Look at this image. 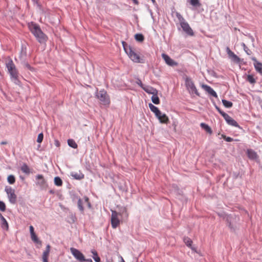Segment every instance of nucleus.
<instances>
[{
  "label": "nucleus",
  "instance_id": "6e6552de",
  "mask_svg": "<svg viewBox=\"0 0 262 262\" xmlns=\"http://www.w3.org/2000/svg\"><path fill=\"white\" fill-rule=\"evenodd\" d=\"M5 190L8 194L9 201L12 204L15 203L16 195L15 194L14 190L11 187H8L5 189Z\"/></svg>",
  "mask_w": 262,
  "mask_h": 262
},
{
  "label": "nucleus",
  "instance_id": "864d4df0",
  "mask_svg": "<svg viewBox=\"0 0 262 262\" xmlns=\"http://www.w3.org/2000/svg\"><path fill=\"white\" fill-rule=\"evenodd\" d=\"M229 227L230 228H233V227L232 226V225H231V223H230V224H229Z\"/></svg>",
  "mask_w": 262,
  "mask_h": 262
},
{
  "label": "nucleus",
  "instance_id": "4be33fe9",
  "mask_svg": "<svg viewBox=\"0 0 262 262\" xmlns=\"http://www.w3.org/2000/svg\"><path fill=\"white\" fill-rule=\"evenodd\" d=\"M149 107L151 112H152L155 115H157L158 114L160 113V110L159 108L155 106L154 105H153L151 103L149 104Z\"/></svg>",
  "mask_w": 262,
  "mask_h": 262
},
{
  "label": "nucleus",
  "instance_id": "c03bdc74",
  "mask_svg": "<svg viewBox=\"0 0 262 262\" xmlns=\"http://www.w3.org/2000/svg\"><path fill=\"white\" fill-rule=\"evenodd\" d=\"M217 110L218 111V112L220 113V114L223 116V114L224 113H225V112H224L223 111H221L220 108H219L218 107H216Z\"/></svg>",
  "mask_w": 262,
  "mask_h": 262
},
{
  "label": "nucleus",
  "instance_id": "dca6fc26",
  "mask_svg": "<svg viewBox=\"0 0 262 262\" xmlns=\"http://www.w3.org/2000/svg\"><path fill=\"white\" fill-rule=\"evenodd\" d=\"M202 88L210 95L217 98V95L216 92L210 86L207 85H203Z\"/></svg>",
  "mask_w": 262,
  "mask_h": 262
},
{
  "label": "nucleus",
  "instance_id": "72a5a7b5",
  "mask_svg": "<svg viewBox=\"0 0 262 262\" xmlns=\"http://www.w3.org/2000/svg\"><path fill=\"white\" fill-rule=\"evenodd\" d=\"M7 180H8V182L10 184H13L15 182V178L14 176L13 175H9L8 177Z\"/></svg>",
  "mask_w": 262,
  "mask_h": 262
},
{
  "label": "nucleus",
  "instance_id": "ea45409f",
  "mask_svg": "<svg viewBox=\"0 0 262 262\" xmlns=\"http://www.w3.org/2000/svg\"><path fill=\"white\" fill-rule=\"evenodd\" d=\"M222 137L224 138V139L227 142H232L233 140V139L232 138L229 137H226L225 135H222Z\"/></svg>",
  "mask_w": 262,
  "mask_h": 262
},
{
  "label": "nucleus",
  "instance_id": "6e6d98bb",
  "mask_svg": "<svg viewBox=\"0 0 262 262\" xmlns=\"http://www.w3.org/2000/svg\"><path fill=\"white\" fill-rule=\"evenodd\" d=\"M152 2L154 4L156 3V0H151Z\"/></svg>",
  "mask_w": 262,
  "mask_h": 262
},
{
  "label": "nucleus",
  "instance_id": "b1692460",
  "mask_svg": "<svg viewBox=\"0 0 262 262\" xmlns=\"http://www.w3.org/2000/svg\"><path fill=\"white\" fill-rule=\"evenodd\" d=\"M246 80L252 84H254L256 83V79L252 75H248Z\"/></svg>",
  "mask_w": 262,
  "mask_h": 262
},
{
  "label": "nucleus",
  "instance_id": "a211bd4d",
  "mask_svg": "<svg viewBox=\"0 0 262 262\" xmlns=\"http://www.w3.org/2000/svg\"><path fill=\"white\" fill-rule=\"evenodd\" d=\"M158 119L161 123L167 124L169 122V118L165 114L159 117Z\"/></svg>",
  "mask_w": 262,
  "mask_h": 262
},
{
  "label": "nucleus",
  "instance_id": "603ef678",
  "mask_svg": "<svg viewBox=\"0 0 262 262\" xmlns=\"http://www.w3.org/2000/svg\"><path fill=\"white\" fill-rule=\"evenodd\" d=\"M86 261H88V262H92V259H86Z\"/></svg>",
  "mask_w": 262,
  "mask_h": 262
},
{
  "label": "nucleus",
  "instance_id": "2f4dec72",
  "mask_svg": "<svg viewBox=\"0 0 262 262\" xmlns=\"http://www.w3.org/2000/svg\"><path fill=\"white\" fill-rule=\"evenodd\" d=\"M222 103L223 105L227 108L231 107L233 105V103L229 101H227L226 100L223 99L222 100Z\"/></svg>",
  "mask_w": 262,
  "mask_h": 262
},
{
  "label": "nucleus",
  "instance_id": "393cba45",
  "mask_svg": "<svg viewBox=\"0 0 262 262\" xmlns=\"http://www.w3.org/2000/svg\"><path fill=\"white\" fill-rule=\"evenodd\" d=\"M68 144L69 146L73 148H77L78 147V145L77 143L75 142V141L73 139H69L68 140Z\"/></svg>",
  "mask_w": 262,
  "mask_h": 262
},
{
  "label": "nucleus",
  "instance_id": "412c9836",
  "mask_svg": "<svg viewBox=\"0 0 262 262\" xmlns=\"http://www.w3.org/2000/svg\"><path fill=\"white\" fill-rule=\"evenodd\" d=\"M247 155L248 157L251 159H255L257 157L256 153L252 149H248Z\"/></svg>",
  "mask_w": 262,
  "mask_h": 262
},
{
  "label": "nucleus",
  "instance_id": "ddd939ff",
  "mask_svg": "<svg viewBox=\"0 0 262 262\" xmlns=\"http://www.w3.org/2000/svg\"><path fill=\"white\" fill-rule=\"evenodd\" d=\"M37 180L36 184L40 187H45L47 185V182L42 174H38L36 176Z\"/></svg>",
  "mask_w": 262,
  "mask_h": 262
},
{
  "label": "nucleus",
  "instance_id": "a18cd8bd",
  "mask_svg": "<svg viewBox=\"0 0 262 262\" xmlns=\"http://www.w3.org/2000/svg\"><path fill=\"white\" fill-rule=\"evenodd\" d=\"M217 110L218 111V112L220 113V114L223 116V114L224 113H225V112H224L223 111H221L220 108H219L218 107H216Z\"/></svg>",
  "mask_w": 262,
  "mask_h": 262
},
{
  "label": "nucleus",
  "instance_id": "7c9ffc66",
  "mask_svg": "<svg viewBox=\"0 0 262 262\" xmlns=\"http://www.w3.org/2000/svg\"><path fill=\"white\" fill-rule=\"evenodd\" d=\"M1 219L2 221V228H5L6 230H8V228H9V226H8V224L6 220L5 219V217L4 216Z\"/></svg>",
  "mask_w": 262,
  "mask_h": 262
},
{
  "label": "nucleus",
  "instance_id": "79ce46f5",
  "mask_svg": "<svg viewBox=\"0 0 262 262\" xmlns=\"http://www.w3.org/2000/svg\"><path fill=\"white\" fill-rule=\"evenodd\" d=\"M25 66L27 69L30 70L31 71H34V68L31 67V66L28 63H26L25 64Z\"/></svg>",
  "mask_w": 262,
  "mask_h": 262
},
{
  "label": "nucleus",
  "instance_id": "37998d69",
  "mask_svg": "<svg viewBox=\"0 0 262 262\" xmlns=\"http://www.w3.org/2000/svg\"><path fill=\"white\" fill-rule=\"evenodd\" d=\"M30 231L31 235L35 233L34 231V228L32 226H30Z\"/></svg>",
  "mask_w": 262,
  "mask_h": 262
},
{
  "label": "nucleus",
  "instance_id": "c756f323",
  "mask_svg": "<svg viewBox=\"0 0 262 262\" xmlns=\"http://www.w3.org/2000/svg\"><path fill=\"white\" fill-rule=\"evenodd\" d=\"M135 38L137 41L139 42H142L144 39V36L142 34L140 33L136 34L135 35Z\"/></svg>",
  "mask_w": 262,
  "mask_h": 262
},
{
  "label": "nucleus",
  "instance_id": "5701e85b",
  "mask_svg": "<svg viewBox=\"0 0 262 262\" xmlns=\"http://www.w3.org/2000/svg\"><path fill=\"white\" fill-rule=\"evenodd\" d=\"M152 102L155 104H159L160 103V99L158 96V93H155L151 96Z\"/></svg>",
  "mask_w": 262,
  "mask_h": 262
},
{
  "label": "nucleus",
  "instance_id": "f704fd0d",
  "mask_svg": "<svg viewBox=\"0 0 262 262\" xmlns=\"http://www.w3.org/2000/svg\"><path fill=\"white\" fill-rule=\"evenodd\" d=\"M78 208L79 209V210L81 212H83L84 208H83V207L82 206V201L81 199H79L78 200Z\"/></svg>",
  "mask_w": 262,
  "mask_h": 262
},
{
  "label": "nucleus",
  "instance_id": "f8f14e48",
  "mask_svg": "<svg viewBox=\"0 0 262 262\" xmlns=\"http://www.w3.org/2000/svg\"><path fill=\"white\" fill-rule=\"evenodd\" d=\"M223 117L229 125L235 127L238 126V123L227 114L224 113L223 114Z\"/></svg>",
  "mask_w": 262,
  "mask_h": 262
},
{
  "label": "nucleus",
  "instance_id": "9d476101",
  "mask_svg": "<svg viewBox=\"0 0 262 262\" xmlns=\"http://www.w3.org/2000/svg\"><path fill=\"white\" fill-rule=\"evenodd\" d=\"M162 57L163 59L165 61L166 63L169 66H178V63L174 61L172 59H171L168 55L165 54H162Z\"/></svg>",
  "mask_w": 262,
  "mask_h": 262
},
{
  "label": "nucleus",
  "instance_id": "2eb2a0df",
  "mask_svg": "<svg viewBox=\"0 0 262 262\" xmlns=\"http://www.w3.org/2000/svg\"><path fill=\"white\" fill-rule=\"evenodd\" d=\"M252 60L254 61L253 64L255 70L259 73L262 74V63L258 61L255 57H252Z\"/></svg>",
  "mask_w": 262,
  "mask_h": 262
},
{
  "label": "nucleus",
  "instance_id": "4c0bfd02",
  "mask_svg": "<svg viewBox=\"0 0 262 262\" xmlns=\"http://www.w3.org/2000/svg\"><path fill=\"white\" fill-rule=\"evenodd\" d=\"M43 134L42 133H40L38 135L37 139V142H38V143H41L42 141V140H43Z\"/></svg>",
  "mask_w": 262,
  "mask_h": 262
},
{
  "label": "nucleus",
  "instance_id": "bb28decb",
  "mask_svg": "<svg viewBox=\"0 0 262 262\" xmlns=\"http://www.w3.org/2000/svg\"><path fill=\"white\" fill-rule=\"evenodd\" d=\"M93 255V259L96 262H100V258L98 255V253L97 251L95 250H92L91 251Z\"/></svg>",
  "mask_w": 262,
  "mask_h": 262
},
{
  "label": "nucleus",
  "instance_id": "7ed1b4c3",
  "mask_svg": "<svg viewBox=\"0 0 262 262\" xmlns=\"http://www.w3.org/2000/svg\"><path fill=\"white\" fill-rule=\"evenodd\" d=\"M6 67L8 70L11 78H13L14 80H15V82L16 84H19V81L18 79V73L17 69H16L15 66L11 59L6 63Z\"/></svg>",
  "mask_w": 262,
  "mask_h": 262
},
{
  "label": "nucleus",
  "instance_id": "39448f33",
  "mask_svg": "<svg viewBox=\"0 0 262 262\" xmlns=\"http://www.w3.org/2000/svg\"><path fill=\"white\" fill-rule=\"evenodd\" d=\"M185 85L187 88V90L189 91L190 94H195L197 96H200V94L193 83L192 80L189 78H186L185 79Z\"/></svg>",
  "mask_w": 262,
  "mask_h": 262
},
{
  "label": "nucleus",
  "instance_id": "8fccbe9b",
  "mask_svg": "<svg viewBox=\"0 0 262 262\" xmlns=\"http://www.w3.org/2000/svg\"><path fill=\"white\" fill-rule=\"evenodd\" d=\"M134 2V3L136 5H138L139 4V2L137 0H132Z\"/></svg>",
  "mask_w": 262,
  "mask_h": 262
},
{
  "label": "nucleus",
  "instance_id": "e433bc0d",
  "mask_svg": "<svg viewBox=\"0 0 262 262\" xmlns=\"http://www.w3.org/2000/svg\"><path fill=\"white\" fill-rule=\"evenodd\" d=\"M176 16L178 18L180 23L181 24L183 21H185V20L183 17L179 13H176Z\"/></svg>",
  "mask_w": 262,
  "mask_h": 262
},
{
  "label": "nucleus",
  "instance_id": "a19ab883",
  "mask_svg": "<svg viewBox=\"0 0 262 262\" xmlns=\"http://www.w3.org/2000/svg\"><path fill=\"white\" fill-rule=\"evenodd\" d=\"M190 3L192 6H197L199 3V0H190Z\"/></svg>",
  "mask_w": 262,
  "mask_h": 262
},
{
  "label": "nucleus",
  "instance_id": "09e8293b",
  "mask_svg": "<svg viewBox=\"0 0 262 262\" xmlns=\"http://www.w3.org/2000/svg\"><path fill=\"white\" fill-rule=\"evenodd\" d=\"M55 145L57 146H59V142L58 140H55Z\"/></svg>",
  "mask_w": 262,
  "mask_h": 262
},
{
  "label": "nucleus",
  "instance_id": "58836bf2",
  "mask_svg": "<svg viewBox=\"0 0 262 262\" xmlns=\"http://www.w3.org/2000/svg\"><path fill=\"white\" fill-rule=\"evenodd\" d=\"M6 210V205L3 202L0 201V210L5 211Z\"/></svg>",
  "mask_w": 262,
  "mask_h": 262
},
{
  "label": "nucleus",
  "instance_id": "c9c22d12",
  "mask_svg": "<svg viewBox=\"0 0 262 262\" xmlns=\"http://www.w3.org/2000/svg\"><path fill=\"white\" fill-rule=\"evenodd\" d=\"M242 46L243 47L244 51L248 55H250L251 54V50L246 46L244 43H243Z\"/></svg>",
  "mask_w": 262,
  "mask_h": 262
},
{
  "label": "nucleus",
  "instance_id": "9b49d317",
  "mask_svg": "<svg viewBox=\"0 0 262 262\" xmlns=\"http://www.w3.org/2000/svg\"><path fill=\"white\" fill-rule=\"evenodd\" d=\"M227 54L229 57L232 61L235 63H238L240 61L239 58L229 48L227 47L226 49Z\"/></svg>",
  "mask_w": 262,
  "mask_h": 262
},
{
  "label": "nucleus",
  "instance_id": "cd10ccee",
  "mask_svg": "<svg viewBox=\"0 0 262 262\" xmlns=\"http://www.w3.org/2000/svg\"><path fill=\"white\" fill-rule=\"evenodd\" d=\"M21 170L23 172L26 174H29L30 172L29 167L26 164L23 165V166L21 167Z\"/></svg>",
  "mask_w": 262,
  "mask_h": 262
},
{
  "label": "nucleus",
  "instance_id": "f3484780",
  "mask_svg": "<svg viewBox=\"0 0 262 262\" xmlns=\"http://www.w3.org/2000/svg\"><path fill=\"white\" fill-rule=\"evenodd\" d=\"M71 176L75 179L80 180L84 178V175L80 171L78 172H72L71 173Z\"/></svg>",
  "mask_w": 262,
  "mask_h": 262
},
{
  "label": "nucleus",
  "instance_id": "de8ad7c7",
  "mask_svg": "<svg viewBox=\"0 0 262 262\" xmlns=\"http://www.w3.org/2000/svg\"><path fill=\"white\" fill-rule=\"evenodd\" d=\"M163 114H162L161 111H160V113L158 114L157 115H155L156 117L159 119V117H160Z\"/></svg>",
  "mask_w": 262,
  "mask_h": 262
},
{
  "label": "nucleus",
  "instance_id": "5fc2aeb1",
  "mask_svg": "<svg viewBox=\"0 0 262 262\" xmlns=\"http://www.w3.org/2000/svg\"><path fill=\"white\" fill-rule=\"evenodd\" d=\"M3 217L2 214L0 213V219H2Z\"/></svg>",
  "mask_w": 262,
  "mask_h": 262
},
{
  "label": "nucleus",
  "instance_id": "aec40b11",
  "mask_svg": "<svg viewBox=\"0 0 262 262\" xmlns=\"http://www.w3.org/2000/svg\"><path fill=\"white\" fill-rule=\"evenodd\" d=\"M144 90L148 94H154L158 93V91L151 86H147L143 88Z\"/></svg>",
  "mask_w": 262,
  "mask_h": 262
},
{
  "label": "nucleus",
  "instance_id": "6ab92c4d",
  "mask_svg": "<svg viewBox=\"0 0 262 262\" xmlns=\"http://www.w3.org/2000/svg\"><path fill=\"white\" fill-rule=\"evenodd\" d=\"M201 127L204 129L207 133H209V134H211L212 133V131L210 127L206 124L205 123H201L200 124Z\"/></svg>",
  "mask_w": 262,
  "mask_h": 262
},
{
  "label": "nucleus",
  "instance_id": "f03ea898",
  "mask_svg": "<svg viewBox=\"0 0 262 262\" xmlns=\"http://www.w3.org/2000/svg\"><path fill=\"white\" fill-rule=\"evenodd\" d=\"M29 28L39 42H43L47 40V36L42 32L38 25L32 23L29 25Z\"/></svg>",
  "mask_w": 262,
  "mask_h": 262
},
{
  "label": "nucleus",
  "instance_id": "f257e3e1",
  "mask_svg": "<svg viewBox=\"0 0 262 262\" xmlns=\"http://www.w3.org/2000/svg\"><path fill=\"white\" fill-rule=\"evenodd\" d=\"M122 44L125 53L133 62L136 63H144V59L136 53L130 46H127L125 42H123Z\"/></svg>",
  "mask_w": 262,
  "mask_h": 262
},
{
  "label": "nucleus",
  "instance_id": "473e14b6",
  "mask_svg": "<svg viewBox=\"0 0 262 262\" xmlns=\"http://www.w3.org/2000/svg\"><path fill=\"white\" fill-rule=\"evenodd\" d=\"M31 237L32 240L34 242H35L36 243H38L39 244H41V241L38 239V238L35 233H34V234L31 235Z\"/></svg>",
  "mask_w": 262,
  "mask_h": 262
},
{
  "label": "nucleus",
  "instance_id": "c85d7f7f",
  "mask_svg": "<svg viewBox=\"0 0 262 262\" xmlns=\"http://www.w3.org/2000/svg\"><path fill=\"white\" fill-rule=\"evenodd\" d=\"M54 184L57 186H61L62 185V181L59 177L54 178Z\"/></svg>",
  "mask_w": 262,
  "mask_h": 262
},
{
  "label": "nucleus",
  "instance_id": "0eeeda50",
  "mask_svg": "<svg viewBox=\"0 0 262 262\" xmlns=\"http://www.w3.org/2000/svg\"><path fill=\"white\" fill-rule=\"evenodd\" d=\"M70 251L75 258L79 261L81 262L86 261L83 254L78 249L74 248H71Z\"/></svg>",
  "mask_w": 262,
  "mask_h": 262
},
{
  "label": "nucleus",
  "instance_id": "a878e982",
  "mask_svg": "<svg viewBox=\"0 0 262 262\" xmlns=\"http://www.w3.org/2000/svg\"><path fill=\"white\" fill-rule=\"evenodd\" d=\"M184 242L188 247L191 248L192 249H193L192 247V241L190 238L188 237H184Z\"/></svg>",
  "mask_w": 262,
  "mask_h": 262
},
{
  "label": "nucleus",
  "instance_id": "20e7f679",
  "mask_svg": "<svg viewBox=\"0 0 262 262\" xmlns=\"http://www.w3.org/2000/svg\"><path fill=\"white\" fill-rule=\"evenodd\" d=\"M96 96L99 100L101 104L105 106H109L111 103V100L106 91L104 90H100L97 92Z\"/></svg>",
  "mask_w": 262,
  "mask_h": 262
},
{
  "label": "nucleus",
  "instance_id": "423d86ee",
  "mask_svg": "<svg viewBox=\"0 0 262 262\" xmlns=\"http://www.w3.org/2000/svg\"><path fill=\"white\" fill-rule=\"evenodd\" d=\"M121 214L118 213L117 211L112 210L111 215V225L113 228L115 229L120 225V216Z\"/></svg>",
  "mask_w": 262,
  "mask_h": 262
},
{
  "label": "nucleus",
  "instance_id": "4d7b16f0",
  "mask_svg": "<svg viewBox=\"0 0 262 262\" xmlns=\"http://www.w3.org/2000/svg\"><path fill=\"white\" fill-rule=\"evenodd\" d=\"M121 260H122L121 262H125V261L124 260L123 258L122 257H121Z\"/></svg>",
  "mask_w": 262,
  "mask_h": 262
},
{
  "label": "nucleus",
  "instance_id": "3c124183",
  "mask_svg": "<svg viewBox=\"0 0 262 262\" xmlns=\"http://www.w3.org/2000/svg\"><path fill=\"white\" fill-rule=\"evenodd\" d=\"M2 145H5L7 144V142L6 141H2L1 143Z\"/></svg>",
  "mask_w": 262,
  "mask_h": 262
},
{
  "label": "nucleus",
  "instance_id": "4468645a",
  "mask_svg": "<svg viewBox=\"0 0 262 262\" xmlns=\"http://www.w3.org/2000/svg\"><path fill=\"white\" fill-rule=\"evenodd\" d=\"M51 250V246L48 245L46 246V250L43 252L42 255V262H48V258Z\"/></svg>",
  "mask_w": 262,
  "mask_h": 262
},
{
  "label": "nucleus",
  "instance_id": "1a4fd4ad",
  "mask_svg": "<svg viewBox=\"0 0 262 262\" xmlns=\"http://www.w3.org/2000/svg\"><path fill=\"white\" fill-rule=\"evenodd\" d=\"M183 30L188 35L193 36L194 33L193 30L189 26V24L186 21H183L180 24Z\"/></svg>",
  "mask_w": 262,
  "mask_h": 262
},
{
  "label": "nucleus",
  "instance_id": "49530a36",
  "mask_svg": "<svg viewBox=\"0 0 262 262\" xmlns=\"http://www.w3.org/2000/svg\"><path fill=\"white\" fill-rule=\"evenodd\" d=\"M84 200H85V201L88 203L89 207H90L91 205H90V203L89 202V198L87 196H85Z\"/></svg>",
  "mask_w": 262,
  "mask_h": 262
}]
</instances>
